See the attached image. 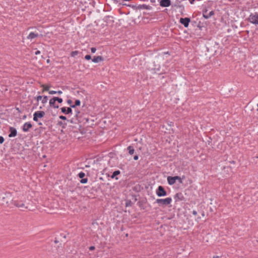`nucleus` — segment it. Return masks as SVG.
<instances>
[{
	"label": "nucleus",
	"instance_id": "obj_9",
	"mask_svg": "<svg viewBox=\"0 0 258 258\" xmlns=\"http://www.w3.org/2000/svg\"><path fill=\"white\" fill-rule=\"evenodd\" d=\"M174 199L175 200V202H177L179 201H183L184 199V197L182 193L178 192L174 196Z\"/></svg>",
	"mask_w": 258,
	"mask_h": 258
},
{
	"label": "nucleus",
	"instance_id": "obj_23",
	"mask_svg": "<svg viewBox=\"0 0 258 258\" xmlns=\"http://www.w3.org/2000/svg\"><path fill=\"white\" fill-rule=\"evenodd\" d=\"M78 176L80 178H83L85 176V174L83 172H81L79 173Z\"/></svg>",
	"mask_w": 258,
	"mask_h": 258
},
{
	"label": "nucleus",
	"instance_id": "obj_39",
	"mask_svg": "<svg viewBox=\"0 0 258 258\" xmlns=\"http://www.w3.org/2000/svg\"><path fill=\"white\" fill-rule=\"evenodd\" d=\"M195 0H189V2L191 4H193Z\"/></svg>",
	"mask_w": 258,
	"mask_h": 258
},
{
	"label": "nucleus",
	"instance_id": "obj_2",
	"mask_svg": "<svg viewBox=\"0 0 258 258\" xmlns=\"http://www.w3.org/2000/svg\"><path fill=\"white\" fill-rule=\"evenodd\" d=\"M156 202L159 205L167 206L170 204L172 202V199L169 197L166 198L165 199H158L156 200Z\"/></svg>",
	"mask_w": 258,
	"mask_h": 258
},
{
	"label": "nucleus",
	"instance_id": "obj_16",
	"mask_svg": "<svg viewBox=\"0 0 258 258\" xmlns=\"http://www.w3.org/2000/svg\"><path fill=\"white\" fill-rule=\"evenodd\" d=\"M103 60V58L101 56H94L92 59V61L95 63H97Z\"/></svg>",
	"mask_w": 258,
	"mask_h": 258
},
{
	"label": "nucleus",
	"instance_id": "obj_15",
	"mask_svg": "<svg viewBox=\"0 0 258 258\" xmlns=\"http://www.w3.org/2000/svg\"><path fill=\"white\" fill-rule=\"evenodd\" d=\"M38 36V33H35L34 32H31L27 36V39L29 40H32L36 37H37Z\"/></svg>",
	"mask_w": 258,
	"mask_h": 258
},
{
	"label": "nucleus",
	"instance_id": "obj_17",
	"mask_svg": "<svg viewBox=\"0 0 258 258\" xmlns=\"http://www.w3.org/2000/svg\"><path fill=\"white\" fill-rule=\"evenodd\" d=\"M41 87L43 88V89L42 90L43 92H44V91H48L49 92V88H50V86H49L42 84V85H41Z\"/></svg>",
	"mask_w": 258,
	"mask_h": 258
},
{
	"label": "nucleus",
	"instance_id": "obj_7",
	"mask_svg": "<svg viewBox=\"0 0 258 258\" xmlns=\"http://www.w3.org/2000/svg\"><path fill=\"white\" fill-rule=\"evenodd\" d=\"M190 22V20L188 18H181L179 20V22L182 25H183V26L186 28L188 26Z\"/></svg>",
	"mask_w": 258,
	"mask_h": 258
},
{
	"label": "nucleus",
	"instance_id": "obj_35",
	"mask_svg": "<svg viewBox=\"0 0 258 258\" xmlns=\"http://www.w3.org/2000/svg\"><path fill=\"white\" fill-rule=\"evenodd\" d=\"M134 160H137L138 159V156L137 155L135 156L134 157Z\"/></svg>",
	"mask_w": 258,
	"mask_h": 258
},
{
	"label": "nucleus",
	"instance_id": "obj_22",
	"mask_svg": "<svg viewBox=\"0 0 258 258\" xmlns=\"http://www.w3.org/2000/svg\"><path fill=\"white\" fill-rule=\"evenodd\" d=\"M55 99L56 100V101H57L58 103H61L62 102V99L60 98H58V97H54Z\"/></svg>",
	"mask_w": 258,
	"mask_h": 258
},
{
	"label": "nucleus",
	"instance_id": "obj_29",
	"mask_svg": "<svg viewBox=\"0 0 258 258\" xmlns=\"http://www.w3.org/2000/svg\"><path fill=\"white\" fill-rule=\"evenodd\" d=\"M91 51L92 53H95L96 51V49L95 47H92L91 48Z\"/></svg>",
	"mask_w": 258,
	"mask_h": 258
},
{
	"label": "nucleus",
	"instance_id": "obj_18",
	"mask_svg": "<svg viewBox=\"0 0 258 258\" xmlns=\"http://www.w3.org/2000/svg\"><path fill=\"white\" fill-rule=\"evenodd\" d=\"M127 150L128 151V153L130 155H133L134 153V149L132 146H128L127 147Z\"/></svg>",
	"mask_w": 258,
	"mask_h": 258
},
{
	"label": "nucleus",
	"instance_id": "obj_10",
	"mask_svg": "<svg viewBox=\"0 0 258 258\" xmlns=\"http://www.w3.org/2000/svg\"><path fill=\"white\" fill-rule=\"evenodd\" d=\"M171 5L170 0H161L160 5L162 7H168Z\"/></svg>",
	"mask_w": 258,
	"mask_h": 258
},
{
	"label": "nucleus",
	"instance_id": "obj_14",
	"mask_svg": "<svg viewBox=\"0 0 258 258\" xmlns=\"http://www.w3.org/2000/svg\"><path fill=\"white\" fill-rule=\"evenodd\" d=\"M61 111L62 113L66 114L71 113L72 112V110L70 107H68V108H66V107H63L61 108Z\"/></svg>",
	"mask_w": 258,
	"mask_h": 258
},
{
	"label": "nucleus",
	"instance_id": "obj_42",
	"mask_svg": "<svg viewBox=\"0 0 258 258\" xmlns=\"http://www.w3.org/2000/svg\"><path fill=\"white\" fill-rule=\"evenodd\" d=\"M39 125H41V124H42V123H39Z\"/></svg>",
	"mask_w": 258,
	"mask_h": 258
},
{
	"label": "nucleus",
	"instance_id": "obj_12",
	"mask_svg": "<svg viewBox=\"0 0 258 258\" xmlns=\"http://www.w3.org/2000/svg\"><path fill=\"white\" fill-rule=\"evenodd\" d=\"M56 100L54 97H53L49 100V104L51 106L53 107L54 108H58L59 106L56 103Z\"/></svg>",
	"mask_w": 258,
	"mask_h": 258
},
{
	"label": "nucleus",
	"instance_id": "obj_30",
	"mask_svg": "<svg viewBox=\"0 0 258 258\" xmlns=\"http://www.w3.org/2000/svg\"><path fill=\"white\" fill-rule=\"evenodd\" d=\"M59 118L61 119H62V120H66L67 119V118L66 116H63V115H61L59 116Z\"/></svg>",
	"mask_w": 258,
	"mask_h": 258
},
{
	"label": "nucleus",
	"instance_id": "obj_27",
	"mask_svg": "<svg viewBox=\"0 0 258 258\" xmlns=\"http://www.w3.org/2000/svg\"><path fill=\"white\" fill-rule=\"evenodd\" d=\"M8 198V196L6 195V197H3V199L4 200V202L6 203V204H8V201H5V200Z\"/></svg>",
	"mask_w": 258,
	"mask_h": 258
},
{
	"label": "nucleus",
	"instance_id": "obj_40",
	"mask_svg": "<svg viewBox=\"0 0 258 258\" xmlns=\"http://www.w3.org/2000/svg\"><path fill=\"white\" fill-rule=\"evenodd\" d=\"M202 216H203V217H204V216H205V214H204V212L202 213Z\"/></svg>",
	"mask_w": 258,
	"mask_h": 258
},
{
	"label": "nucleus",
	"instance_id": "obj_19",
	"mask_svg": "<svg viewBox=\"0 0 258 258\" xmlns=\"http://www.w3.org/2000/svg\"><path fill=\"white\" fill-rule=\"evenodd\" d=\"M120 173V172L119 170H116L113 172L112 175L111 176V178H114L116 177V176L119 175Z\"/></svg>",
	"mask_w": 258,
	"mask_h": 258
},
{
	"label": "nucleus",
	"instance_id": "obj_28",
	"mask_svg": "<svg viewBox=\"0 0 258 258\" xmlns=\"http://www.w3.org/2000/svg\"><path fill=\"white\" fill-rule=\"evenodd\" d=\"M4 142V139L3 137L0 136V144H3Z\"/></svg>",
	"mask_w": 258,
	"mask_h": 258
},
{
	"label": "nucleus",
	"instance_id": "obj_34",
	"mask_svg": "<svg viewBox=\"0 0 258 258\" xmlns=\"http://www.w3.org/2000/svg\"><path fill=\"white\" fill-rule=\"evenodd\" d=\"M213 258H221V256H218V255H214V256H213Z\"/></svg>",
	"mask_w": 258,
	"mask_h": 258
},
{
	"label": "nucleus",
	"instance_id": "obj_36",
	"mask_svg": "<svg viewBox=\"0 0 258 258\" xmlns=\"http://www.w3.org/2000/svg\"><path fill=\"white\" fill-rule=\"evenodd\" d=\"M62 93V92L61 91H57V94H61Z\"/></svg>",
	"mask_w": 258,
	"mask_h": 258
},
{
	"label": "nucleus",
	"instance_id": "obj_11",
	"mask_svg": "<svg viewBox=\"0 0 258 258\" xmlns=\"http://www.w3.org/2000/svg\"><path fill=\"white\" fill-rule=\"evenodd\" d=\"M32 125L30 122H26L23 125V131L25 132H27L29 131V129L32 127Z\"/></svg>",
	"mask_w": 258,
	"mask_h": 258
},
{
	"label": "nucleus",
	"instance_id": "obj_37",
	"mask_svg": "<svg viewBox=\"0 0 258 258\" xmlns=\"http://www.w3.org/2000/svg\"><path fill=\"white\" fill-rule=\"evenodd\" d=\"M72 100H68V103L69 104H71L72 103Z\"/></svg>",
	"mask_w": 258,
	"mask_h": 258
},
{
	"label": "nucleus",
	"instance_id": "obj_41",
	"mask_svg": "<svg viewBox=\"0 0 258 258\" xmlns=\"http://www.w3.org/2000/svg\"><path fill=\"white\" fill-rule=\"evenodd\" d=\"M49 59H47V62H49Z\"/></svg>",
	"mask_w": 258,
	"mask_h": 258
},
{
	"label": "nucleus",
	"instance_id": "obj_5",
	"mask_svg": "<svg viewBox=\"0 0 258 258\" xmlns=\"http://www.w3.org/2000/svg\"><path fill=\"white\" fill-rule=\"evenodd\" d=\"M45 115V112L42 111H36L33 114V120L35 121H37L38 118L43 117Z\"/></svg>",
	"mask_w": 258,
	"mask_h": 258
},
{
	"label": "nucleus",
	"instance_id": "obj_13",
	"mask_svg": "<svg viewBox=\"0 0 258 258\" xmlns=\"http://www.w3.org/2000/svg\"><path fill=\"white\" fill-rule=\"evenodd\" d=\"M10 134L9 135V137L11 138V137H14L16 136L17 132L15 128L11 127L10 128Z\"/></svg>",
	"mask_w": 258,
	"mask_h": 258
},
{
	"label": "nucleus",
	"instance_id": "obj_43",
	"mask_svg": "<svg viewBox=\"0 0 258 258\" xmlns=\"http://www.w3.org/2000/svg\"><path fill=\"white\" fill-rule=\"evenodd\" d=\"M257 107H258V103H257Z\"/></svg>",
	"mask_w": 258,
	"mask_h": 258
},
{
	"label": "nucleus",
	"instance_id": "obj_6",
	"mask_svg": "<svg viewBox=\"0 0 258 258\" xmlns=\"http://www.w3.org/2000/svg\"><path fill=\"white\" fill-rule=\"evenodd\" d=\"M180 179V177L178 176H175L174 177L168 176L167 177V181L169 185H173L175 183L177 179Z\"/></svg>",
	"mask_w": 258,
	"mask_h": 258
},
{
	"label": "nucleus",
	"instance_id": "obj_8",
	"mask_svg": "<svg viewBox=\"0 0 258 258\" xmlns=\"http://www.w3.org/2000/svg\"><path fill=\"white\" fill-rule=\"evenodd\" d=\"M36 99L37 101H41L43 104H45L47 102V97L46 96H38L36 97Z\"/></svg>",
	"mask_w": 258,
	"mask_h": 258
},
{
	"label": "nucleus",
	"instance_id": "obj_32",
	"mask_svg": "<svg viewBox=\"0 0 258 258\" xmlns=\"http://www.w3.org/2000/svg\"><path fill=\"white\" fill-rule=\"evenodd\" d=\"M40 53V51L39 50H37L35 52V55H38Z\"/></svg>",
	"mask_w": 258,
	"mask_h": 258
},
{
	"label": "nucleus",
	"instance_id": "obj_25",
	"mask_svg": "<svg viewBox=\"0 0 258 258\" xmlns=\"http://www.w3.org/2000/svg\"><path fill=\"white\" fill-rule=\"evenodd\" d=\"M85 58L86 60H90V59L91 58V56L90 55H86L85 56Z\"/></svg>",
	"mask_w": 258,
	"mask_h": 258
},
{
	"label": "nucleus",
	"instance_id": "obj_33",
	"mask_svg": "<svg viewBox=\"0 0 258 258\" xmlns=\"http://www.w3.org/2000/svg\"><path fill=\"white\" fill-rule=\"evenodd\" d=\"M192 214L194 215H197V211H192Z\"/></svg>",
	"mask_w": 258,
	"mask_h": 258
},
{
	"label": "nucleus",
	"instance_id": "obj_24",
	"mask_svg": "<svg viewBox=\"0 0 258 258\" xmlns=\"http://www.w3.org/2000/svg\"><path fill=\"white\" fill-rule=\"evenodd\" d=\"M87 181H88L87 178H83L80 181L81 183H86L87 182Z\"/></svg>",
	"mask_w": 258,
	"mask_h": 258
},
{
	"label": "nucleus",
	"instance_id": "obj_31",
	"mask_svg": "<svg viewBox=\"0 0 258 258\" xmlns=\"http://www.w3.org/2000/svg\"><path fill=\"white\" fill-rule=\"evenodd\" d=\"M94 249H95V246H91L89 247L90 250H93Z\"/></svg>",
	"mask_w": 258,
	"mask_h": 258
},
{
	"label": "nucleus",
	"instance_id": "obj_20",
	"mask_svg": "<svg viewBox=\"0 0 258 258\" xmlns=\"http://www.w3.org/2000/svg\"><path fill=\"white\" fill-rule=\"evenodd\" d=\"M81 104V102L79 100H76L75 101V105H72V107H75V106H79Z\"/></svg>",
	"mask_w": 258,
	"mask_h": 258
},
{
	"label": "nucleus",
	"instance_id": "obj_3",
	"mask_svg": "<svg viewBox=\"0 0 258 258\" xmlns=\"http://www.w3.org/2000/svg\"><path fill=\"white\" fill-rule=\"evenodd\" d=\"M248 21L250 23L258 25V14H251L248 17Z\"/></svg>",
	"mask_w": 258,
	"mask_h": 258
},
{
	"label": "nucleus",
	"instance_id": "obj_38",
	"mask_svg": "<svg viewBox=\"0 0 258 258\" xmlns=\"http://www.w3.org/2000/svg\"><path fill=\"white\" fill-rule=\"evenodd\" d=\"M177 180H178L181 183L182 182V179L180 177L179 179H177Z\"/></svg>",
	"mask_w": 258,
	"mask_h": 258
},
{
	"label": "nucleus",
	"instance_id": "obj_4",
	"mask_svg": "<svg viewBox=\"0 0 258 258\" xmlns=\"http://www.w3.org/2000/svg\"><path fill=\"white\" fill-rule=\"evenodd\" d=\"M156 194L158 197H164L167 195V192L162 186H159L156 191Z\"/></svg>",
	"mask_w": 258,
	"mask_h": 258
},
{
	"label": "nucleus",
	"instance_id": "obj_26",
	"mask_svg": "<svg viewBox=\"0 0 258 258\" xmlns=\"http://www.w3.org/2000/svg\"><path fill=\"white\" fill-rule=\"evenodd\" d=\"M49 94H57V91H49Z\"/></svg>",
	"mask_w": 258,
	"mask_h": 258
},
{
	"label": "nucleus",
	"instance_id": "obj_1",
	"mask_svg": "<svg viewBox=\"0 0 258 258\" xmlns=\"http://www.w3.org/2000/svg\"><path fill=\"white\" fill-rule=\"evenodd\" d=\"M24 199L23 196L17 194L16 196L13 197L12 201L13 204L16 207L20 209L22 211H25L28 209V206L23 200Z\"/></svg>",
	"mask_w": 258,
	"mask_h": 258
},
{
	"label": "nucleus",
	"instance_id": "obj_21",
	"mask_svg": "<svg viewBox=\"0 0 258 258\" xmlns=\"http://www.w3.org/2000/svg\"><path fill=\"white\" fill-rule=\"evenodd\" d=\"M78 53L79 52L78 51H74L71 52V55L72 56L74 57L76 55H77L78 54Z\"/></svg>",
	"mask_w": 258,
	"mask_h": 258
}]
</instances>
